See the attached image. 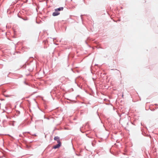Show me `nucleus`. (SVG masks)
I'll return each instance as SVG.
<instances>
[{
    "mask_svg": "<svg viewBox=\"0 0 158 158\" xmlns=\"http://www.w3.org/2000/svg\"><path fill=\"white\" fill-rule=\"evenodd\" d=\"M19 18H22V19H23L24 20H28V19L27 18H26V19H23V18H22L20 17H19Z\"/></svg>",
    "mask_w": 158,
    "mask_h": 158,
    "instance_id": "nucleus-5",
    "label": "nucleus"
},
{
    "mask_svg": "<svg viewBox=\"0 0 158 158\" xmlns=\"http://www.w3.org/2000/svg\"><path fill=\"white\" fill-rule=\"evenodd\" d=\"M155 105H156V106H157L158 105H157V104H155Z\"/></svg>",
    "mask_w": 158,
    "mask_h": 158,
    "instance_id": "nucleus-12",
    "label": "nucleus"
},
{
    "mask_svg": "<svg viewBox=\"0 0 158 158\" xmlns=\"http://www.w3.org/2000/svg\"><path fill=\"white\" fill-rule=\"evenodd\" d=\"M58 144L56 145L53 147V148L55 149H56L57 148H59L61 145V143L60 141L58 140Z\"/></svg>",
    "mask_w": 158,
    "mask_h": 158,
    "instance_id": "nucleus-1",
    "label": "nucleus"
},
{
    "mask_svg": "<svg viewBox=\"0 0 158 158\" xmlns=\"http://www.w3.org/2000/svg\"><path fill=\"white\" fill-rule=\"evenodd\" d=\"M114 69H115V70H117V69H111V70H114Z\"/></svg>",
    "mask_w": 158,
    "mask_h": 158,
    "instance_id": "nucleus-10",
    "label": "nucleus"
},
{
    "mask_svg": "<svg viewBox=\"0 0 158 158\" xmlns=\"http://www.w3.org/2000/svg\"><path fill=\"white\" fill-rule=\"evenodd\" d=\"M63 7H60L59 8H57V9H55V10L56 11H57L58 12V11H61V10H63Z\"/></svg>",
    "mask_w": 158,
    "mask_h": 158,
    "instance_id": "nucleus-3",
    "label": "nucleus"
},
{
    "mask_svg": "<svg viewBox=\"0 0 158 158\" xmlns=\"http://www.w3.org/2000/svg\"><path fill=\"white\" fill-rule=\"evenodd\" d=\"M60 14V13L57 11L55 10V12L52 13V15L54 16H55L58 15Z\"/></svg>",
    "mask_w": 158,
    "mask_h": 158,
    "instance_id": "nucleus-2",
    "label": "nucleus"
},
{
    "mask_svg": "<svg viewBox=\"0 0 158 158\" xmlns=\"http://www.w3.org/2000/svg\"><path fill=\"white\" fill-rule=\"evenodd\" d=\"M19 136H20V137H22V136L21 135H19Z\"/></svg>",
    "mask_w": 158,
    "mask_h": 158,
    "instance_id": "nucleus-11",
    "label": "nucleus"
},
{
    "mask_svg": "<svg viewBox=\"0 0 158 158\" xmlns=\"http://www.w3.org/2000/svg\"><path fill=\"white\" fill-rule=\"evenodd\" d=\"M24 83H25V84H27L25 82H24Z\"/></svg>",
    "mask_w": 158,
    "mask_h": 158,
    "instance_id": "nucleus-14",
    "label": "nucleus"
},
{
    "mask_svg": "<svg viewBox=\"0 0 158 158\" xmlns=\"http://www.w3.org/2000/svg\"><path fill=\"white\" fill-rule=\"evenodd\" d=\"M26 133V132H23V135H24V134H25Z\"/></svg>",
    "mask_w": 158,
    "mask_h": 158,
    "instance_id": "nucleus-8",
    "label": "nucleus"
},
{
    "mask_svg": "<svg viewBox=\"0 0 158 158\" xmlns=\"http://www.w3.org/2000/svg\"><path fill=\"white\" fill-rule=\"evenodd\" d=\"M82 15H81V18L82 19Z\"/></svg>",
    "mask_w": 158,
    "mask_h": 158,
    "instance_id": "nucleus-7",
    "label": "nucleus"
},
{
    "mask_svg": "<svg viewBox=\"0 0 158 158\" xmlns=\"http://www.w3.org/2000/svg\"><path fill=\"white\" fill-rule=\"evenodd\" d=\"M157 108H158V107H156V109H157Z\"/></svg>",
    "mask_w": 158,
    "mask_h": 158,
    "instance_id": "nucleus-13",
    "label": "nucleus"
},
{
    "mask_svg": "<svg viewBox=\"0 0 158 158\" xmlns=\"http://www.w3.org/2000/svg\"><path fill=\"white\" fill-rule=\"evenodd\" d=\"M4 95L6 97H8L9 96V95H8L4 94Z\"/></svg>",
    "mask_w": 158,
    "mask_h": 158,
    "instance_id": "nucleus-6",
    "label": "nucleus"
},
{
    "mask_svg": "<svg viewBox=\"0 0 158 158\" xmlns=\"http://www.w3.org/2000/svg\"><path fill=\"white\" fill-rule=\"evenodd\" d=\"M59 139L60 138L57 136H55L54 138V140L56 141L57 142H58V140L60 141Z\"/></svg>",
    "mask_w": 158,
    "mask_h": 158,
    "instance_id": "nucleus-4",
    "label": "nucleus"
},
{
    "mask_svg": "<svg viewBox=\"0 0 158 158\" xmlns=\"http://www.w3.org/2000/svg\"><path fill=\"white\" fill-rule=\"evenodd\" d=\"M122 97H123V95H122Z\"/></svg>",
    "mask_w": 158,
    "mask_h": 158,
    "instance_id": "nucleus-15",
    "label": "nucleus"
},
{
    "mask_svg": "<svg viewBox=\"0 0 158 158\" xmlns=\"http://www.w3.org/2000/svg\"><path fill=\"white\" fill-rule=\"evenodd\" d=\"M26 133H29V134H30V132H26Z\"/></svg>",
    "mask_w": 158,
    "mask_h": 158,
    "instance_id": "nucleus-9",
    "label": "nucleus"
}]
</instances>
